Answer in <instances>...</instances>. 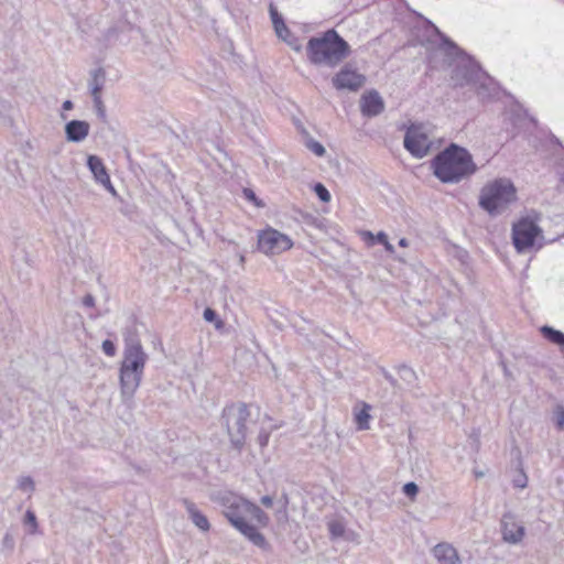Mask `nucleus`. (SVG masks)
<instances>
[{
    "mask_svg": "<svg viewBox=\"0 0 564 564\" xmlns=\"http://www.w3.org/2000/svg\"><path fill=\"white\" fill-rule=\"evenodd\" d=\"M216 499L224 508L223 513L232 527H235L254 545H265L263 534L247 522L248 517H250L261 525L268 524V516L257 505L232 492H221Z\"/></svg>",
    "mask_w": 564,
    "mask_h": 564,
    "instance_id": "1",
    "label": "nucleus"
},
{
    "mask_svg": "<svg viewBox=\"0 0 564 564\" xmlns=\"http://www.w3.org/2000/svg\"><path fill=\"white\" fill-rule=\"evenodd\" d=\"M123 339L124 348L119 369L120 386L122 395L131 398L141 383L149 357L134 328H127Z\"/></svg>",
    "mask_w": 564,
    "mask_h": 564,
    "instance_id": "2",
    "label": "nucleus"
},
{
    "mask_svg": "<svg viewBox=\"0 0 564 564\" xmlns=\"http://www.w3.org/2000/svg\"><path fill=\"white\" fill-rule=\"evenodd\" d=\"M350 46L334 29L312 36L306 45V55L314 65L336 67L350 55Z\"/></svg>",
    "mask_w": 564,
    "mask_h": 564,
    "instance_id": "3",
    "label": "nucleus"
},
{
    "mask_svg": "<svg viewBox=\"0 0 564 564\" xmlns=\"http://www.w3.org/2000/svg\"><path fill=\"white\" fill-rule=\"evenodd\" d=\"M434 175L443 183H458L476 171L470 153L456 144H451L432 161Z\"/></svg>",
    "mask_w": 564,
    "mask_h": 564,
    "instance_id": "4",
    "label": "nucleus"
},
{
    "mask_svg": "<svg viewBox=\"0 0 564 564\" xmlns=\"http://www.w3.org/2000/svg\"><path fill=\"white\" fill-rule=\"evenodd\" d=\"M517 200V188L512 181L499 177L488 182L480 191L479 206L489 215L502 214Z\"/></svg>",
    "mask_w": 564,
    "mask_h": 564,
    "instance_id": "5",
    "label": "nucleus"
},
{
    "mask_svg": "<svg viewBox=\"0 0 564 564\" xmlns=\"http://www.w3.org/2000/svg\"><path fill=\"white\" fill-rule=\"evenodd\" d=\"M223 421L227 429L231 445L241 451L246 442L247 422L250 411L246 403H232L223 410Z\"/></svg>",
    "mask_w": 564,
    "mask_h": 564,
    "instance_id": "6",
    "label": "nucleus"
},
{
    "mask_svg": "<svg viewBox=\"0 0 564 564\" xmlns=\"http://www.w3.org/2000/svg\"><path fill=\"white\" fill-rule=\"evenodd\" d=\"M452 80L456 86L473 85L482 99L491 95L490 79L470 61H462L455 66Z\"/></svg>",
    "mask_w": 564,
    "mask_h": 564,
    "instance_id": "7",
    "label": "nucleus"
},
{
    "mask_svg": "<svg viewBox=\"0 0 564 564\" xmlns=\"http://www.w3.org/2000/svg\"><path fill=\"white\" fill-rule=\"evenodd\" d=\"M543 238L542 229L529 217L521 218L512 226V241L519 253L530 251L536 243L538 248H541L542 242L539 240Z\"/></svg>",
    "mask_w": 564,
    "mask_h": 564,
    "instance_id": "8",
    "label": "nucleus"
},
{
    "mask_svg": "<svg viewBox=\"0 0 564 564\" xmlns=\"http://www.w3.org/2000/svg\"><path fill=\"white\" fill-rule=\"evenodd\" d=\"M403 145L414 158L422 159L429 154L432 141L423 126L413 123L405 131Z\"/></svg>",
    "mask_w": 564,
    "mask_h": 564,
    "instance_id": "9",
    "label": "nucleus"
},
{
    "mask_svg": "<svg viewBox=\"0 0 564 564\" xmlns=\"http://www.w3.org/2000/svg\"><path fill=\"white\" fill-rule=\"evenodd\" d=\"M291 239L272 228L263 230L258 236V248L267 256L279 254L292 247Z\"/></svg>",
    "mask_w": 564,
    "mask_h": 564,
    "instance_id": "10",
    "label": "nucleus"
},
{
    "mask_svg": "<svg viewBox=\"0 0 564 564\" xmlns=\"http://www.w3.org/2000/svg\"><path fill=\"white\" fill-rule=\"evenodd\" d=\"M332 82L338 90L356 91L364 86L366 77L347 64L333 77Z\"/></svg>",
    "mask_w": 564,
    "mask_h": 564,
    "instance_id": "11",
    "label": "nucleus"
},
{
    "mask_svg": "<svg viewBox=\"0 0 564 564\" xmlns=\"http://www.w3.org/2000/svg\"><path fill=\"white\" fill-rule=\"evenodd\" d=\"M501 533L505 542L519 544L525 535V528L517 520L514 514L508 512L501 519Z\"/></svg>",
    "mask_w": 564,
    "mask_h": 564,
    "instance_id": "12",
    "label": "nucleus"
},
{
    "mask_svg": "<svg viewBox=\"0 0 564 564\" xmlns=\"http://www.w3.org/2000/svg\"><path fill=\"white\" fill-rule=\"evenodd\" d=\"M87 166L93 173L96 182L105 186L110 193L116 194L109 174L107 173L106 166L100 158L97 155H89L87 159Z\"/></svg>",
    "mask_w": 564,
    "mask_h": 564,
    "instance_id": "13",
    "label": "nucleus"
},
{
    "mask_svg": "<svg viewBox=\"0 0 564 564\" xmlns=\"http://www.w3.org/2000/svg\"><path fill=\"white\" fill-rule=\"evenodd\" d=\"M360 108L364 116L375 117L384 109V102L378 91L372 90L364 94L360 99Z\"/></svg>",
    "mask_w": 564,
    "mask_h": 564,
    "instance_id": "14",
    "label": "nucleus"
},
{
    "mask_svg": "<svg viewBox=\"0 0 564 564\" xmlns=\"http://www.w3.org/2000/svg\"><path fill=\"white\" fill-rule=\"evenodd\" d=\"M432 553L438 564H460L457 550L447 542L436 544L433 547Z\"/></svg>",
    "mask_w": 564,
    "mask_h": 564,
    "instance_id": "15",
    "label": "nucleus"
},
{
    "mask_svg": "<svg viewBox=\"0 0 564 564\" xmlns=\"http://www.w3.org/2000/svg\"><path fill=\"white\" fill-rule=\"evenodd\" d=\"M90 124L84 120H72L65 126L66 139L69 142H82L89 134Z\"/></svg>",
    "mask_w": 564,
    "mask_h": 564,
    "instance_id": "16",
    "label": "nucleus"
},
{
    "mask_svg": "<svg viewBox=\"0 0 564 564\" xmlns=\"http://www.w3.org/2000/svg\"><path fill=\"white\" fill-rule=\"evenodd\" d=\"M183 505L188 513L192 522L202 531H208L210 528L209 521L195 506L194 502L184 499Z\"/></svg>",
    "mask_w": 564,
    "mask_h": 564,
    "instance_id": "17",
    "label": "nucleus"
},
{
    "mask_svg": "<svg viewBox=\"0 0 564 564\" xmlns=\"http://www.w3.org/2000/svg\"><path fill=\"white\" fill-rule=\"evenodd\" d=\"M105 83H106V72L104 68L99 67V68L94 69L90 73V79H89L88 86H89V91H90L93 99H95L96 97H101V93H102Z\"/></svg>",
    "mask_w": 564,
    "mask_h": 564,
    "instance_id": "18",
    "label": "nucleus"
},
{
    "mask_svg": "<svg viewBox=\"0 0 564 564\" xmlns=\"http://www.w3.org/2000/svg\"><path fill=\"white\" fill-rule=\"evenodd\" d=\"M270 15L276 35L283 41H286V35H290V30L285 25L282 15L278 12L273 4H270Z\"/></svg>",
    "mask_w": 564,
    "mask_h": 564,
    "instance_id": "19",
    "label": "nucleus"
},
{
    "mask_svg": "<svg viewBox=\"0 0 564 564\" xmlns=\"http://www.w3.org/2000/svg\"><path fill=\"white\" fill-rule=\"evenodd\" d=\"M370 410L371 406L367 403H362L360 410H355V422L359 431L369 430V422L371 419Z\"/></svg>",
    "mask_w": 564,
    "mask_h": 564,
    "instance_id": "20",
    "label": "nucleus"
},
{
    "mask_svg": "<svg viewBox=\"0 0 564 564\" xmlns=\"http://www.w3.org/2000/svg\"><path fill=\"white\" fill-rule=\"evenodd\" d=\"M327 527H328V531H329V535H330L332 540H336V539L345 535L346 530H345V525L341 521L330 520L327 523Z\"/></svg>",
    "mask_w": 564,
    "mask_h": 564,
    "instance_id": "21",
    "label": "nucleus"
},
{
    "mask_svg": "<svg viewBox=\"0 0 564 564\" xmlns=\"http://www.w3.org/2000/svg\"><path fill=\"white\" fill-rule=\"evenodd\" d=\"M17 488L31 496L35 490V482L30 476H21L18 479Z\"/></svg>",
    "mask_w": 564,
    "mask_h": 564,
    "instance_id": "22",
    "label": "nucleus"
},
{
    "mask_svg": "<svg viewBox=\"0 0 564 564\" xmlns=\"http://www.w3.org/2000/svg\"><path fill=\"white\" fill-rule=\"evenodd\" d=\"M365 235L371 240H376L377 242L383 245L388 252H394V247L388 241V236L383 231L378 232L377 236H373L370 231H366Z\"/></svg>",
    "mask_w": 564,
    "mask_h": 564,
    "instance_id": "23",
    "label": "nucleus"
},
{
    "mask_svg": "<svg viewBox=\"0 0 564 564\" xmlns=\"http://www.w3.org/2000/svg\"><path fill=\"white\" fill-rule=\"evenodd\" d=\"M442 44L440 48L449 57H454L460 54L458 46L449 41L447 37L442 36Z\"/></svg>",
    "mask_w": 564,
    "mask_h": 564,
    "instance_id": "24",
    "label": "nucleus"
},
{
    "mask_svg": "<svg viewBox=\"0 0 564 564\" xmlns=\"http://www.w3.org/2000/svg\"><path fill=\"white\" fill-rule=\"evenodd\" d=\"M203 316L206 322L215 323V327L217 329H220L224 327V322L218 318L217 313L213 308H210V307L205 308Z\"/></svg>",
    "mask_w": 564,
    "mask_h": 564,
    "instance_id": "25",
    "label": "nucleus"
},
{
    "mask_svg": "<svg viewBox=\"0 0 564 564\" xmlns=\"http://www.w3.org/2000/svg\"><path fill=\"white\" fill-rule=\"evenodd\" d=\"M553 420L556 427L561 431H564V406L562 404H557L554 408Z\"/></svg>",
    "mask_w": 564,
    "mask_h": 564,
    "instance_id": "26",
    "label": "nucleus"
},
{
    "mask_svg": "<svg viewBox=\"0 0 564 564\" xmlns=\"http://www.w3.org/2000/svg\"><path fill=\"white\" fill-rule=\"evenodd\" d=\"M314 191H315V194L317 195V197L322 202L328 203L330 200V194H329L328 189L322 183L315 184Z\"/></svg>",
    "mask_w": 564,
    "mask_h": 564,
    "instance_id": "27",
    "label": "nucleus"
},
{
    "mask_svg": "<svg viewBox=\"0 0 564 564\" xmlns=\"http://www.w3.org/2000/svg\"><path fill=\"white\" fill-rule=\"evenodd\" d=\"M93 101H94V108H95V111H96L97 116L101 120H106V107H105V104L102 101V98L101 97H96L95 99H93Z\"/></svg>",
    "mask_w": 564,
    "mask_h": 564,
    "instance_id": "28",
    "label": "nucleus"
},
{
    "mask_svg": "<svg viewBox=\"0 0 564 564\" xmlns=\"http://www.w3.org/2000/svg\"><path fill=\"white\" fill-rule=\"evenodd\" d=\"M306 147L317 156H323L326 152L325 148L319 142L313 139L307 141Z\"/></svg>",
    "mask_w": 564,
    "mask_h": 564,
    "instance_id": "29",
    "label": "nucleus"
},
{
    "mask_svg": "<svg viewBox=\"0 0 564 564\" xmlns=\"http://www.w3.org/2000/svg\"><path fill=\"white\" fill-rule=\"evenodd\" d=\"M403 492L406 497H409L411 500H414L415 496L417 495L419 492V486L413 482V481H410V482H406L404 486H403Z\"/></svg>",
    "mask_w": 564,
    "mask_h": 564,
    "instance_id": "30",
    "label": "nucleus"
},
{
    "mask_svg": "<svg viewBox=\"0 0 564 564\" xmlns=\"http://www.w3.org/2000/svg\"><path fill=\"white\" fill-rule=\"evenodd\" d=\"M399 373H400V377L408 382H411L415 379V372L413 371L412 368H410L408 366H401L399 368Z\"/></svg>",
    "mask_w": 564,
    "mask_h": 564,
    "instance_id": "31",
    "label": "nucleus"
},
{
    "mask_svg": "<svg viewBox=\"0 0 564 564\" xmlns=\"http://www.w3.org/2000/svg\"><path fill=\"white\" fill-rule=\"evenodd\" d=\"M24 523L32 527L31 533H34L37 529L36 517L33 511L28 510L24 517Z\"/></svg>",
    "mask_w": 564,
    "mask_h": 564,
    "instance_id": "32",
    "label": "nucleus"
},
{
    "mask_svg": "<svg viewBox=\"0 0 564 564\" xmlns=\"http://www.w3.org/2000/svg\"><path fill=\"white\" fill-rule=\"evenodd\" d=\"M528 485V477L527 475L521 470L517 477L513 479V486L520 489H524Z\"/></svg>",
    "mask_w": 564,
    "mask_h": 564,
    "instance_id": "33",
    "label": "nucleus"
},
{
    "mask_svg": "<svg viewBox=\"0 0 564 564\" xmlns=\"http://www.w3.org/2000/svg\"><path fill=\"white\" fill-rule=\"evenodd\" d=\"M101 348H102V351L109 356V357H113L116 355V346L115 344L109 340V339H106L102 341V345H101Z\"/></svg>",
    "mask_w": 564,
    "mask_h": 564,
    "instance_id": "34",
    "label": "nucleus"
},
{
    "mask_svg": "<svg viewBox=\"0 0 564 564\" xmlns=\"http://www.w3.org/2000/svg\"><path fill=\"white\" fill-rule=\"evenodd\" d=\"M14 544L13 535L11 533H6L2 539V547L12 551L14 549Z\"/></svg>",
    "mask_w": 564,
    "mask_h": 564,
    "instance_id": "35",
    "label": "nucleus"
},
{
    "mask_svg": "<svg viewBox=\"0 0 564 564\" xmlns=\"http://www.w3.org/2000/svg\"><path fill=\"white\" fill-rule=\"evenodd\" d=\"M285 42L296 52H300L302 50L301 42L299 41V39L293 36L291 33H290V35H286Z\"/></svg>",
    "mask_w": 564,
    "mask_h": 564,
    "instance_id": "36",
    "label": "nucleus"
},
{
    "mask_svg": "<svg viewBox=\"0 0 564 564\" xmlns=\"http://www.w3.org/2000/svg\"><path fill=\"white\" fill-rule=\"evenodd\" d=\"M243 195L248 200L253 202L257 206H263V204L260 200H258V198L252 189L245 188Z\"/></svg>",
    "mask_w": 564,
    "mask_h": 564,
    "instance_id": "37",
    "label": "nucleus"
},
{
    "mask_svg": "<svg viewBox=\"0 0 564 564\" xmlns=\"http://www.w3.org/2000/svg\"><path fill=\"white\" fill-rule=\"evenodd\" d=\"M257 440L261 447L267 446L269 442V433H267L265 431L260 432Z\"/></svg>",
    "mask_w": 564,
    "mask_h": 564,
    "instance_id": "38",
    "label": "nucleus"
},
{
    "mask_svg": "<svg viewBox=\"0 0 564 564\" xmlns=\"http://www.w3.org/2000/svg\"><path fill=\"white\" fill-rule=\"evenodd\" d=\"M261 503H262L263 506H265V507H271V506H272V503H273V499H272V497H270V496H263V497L261 498Z\"/></svg>",
    "mask_w": 564,
    "mask_h": 564,
    "instance_id": "39",
    "label": "nucleus"
},
{
    "mask_svg": "<svg viewBox=\"0 0 564 564\" xmlns=\"http://www.w3.org/2000/svg\"><path fill=\"white\" fill-rule=\"evenodd\" d=\"M84 305L93 306L95 304V300L91 295H86L83 301Z\"/></svg>",
    "mask_w": 564,
    "mask_h": 564,
    "instance_id": "40",
    "label": "nucleus"
},
{
    "mask_svg": "<svg viewBox=\"0 0 564 564\" xmlns=\"http://www.w3.org/2000/svg\"><path fill=\"white\" fill-rule=\"evenodd\" d=\"M384 378L388 380L392 386H395L397 380L387 371H384Z\"/></svg>",
    "mask_w": 564,
    "mask_h": 564,
    "instance_id": "41",
    "label": "nucleus"
},
{
    "mask_svg": "<svg viewBox=\"0 0 564 564\" xmlns=\"http://www.w3.org/2000/svg\"><path fill=\"white\" fill-rule=\"evenodd\" d=\"M73 107H74V105L70 100H65L62 106V108L64 110H70V109H73Z\"/></svg>",
    "mask_w": 564,
    "mask_h": 564,
    "instance_id": "42",
    "label": "nucleus"
},
{
    "mask_svg": "<svg viewBox=\"0 0 564 564\" xmlns=\"http://www.w3.org/2000/svg\"><path fill=\"white\" fill-rule=\"evenodd\" d=\"M408 245H409V242H408V240H406L405 238H401V239L399 240V246H400V247H403V248H404V247H408Z\"/></svg>",
    "mask_w": 564,
    "mask_h": 564,
    "instance_id": "43",
    "label": "nucleus"
}]
</instances>
